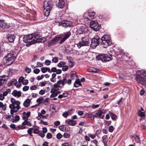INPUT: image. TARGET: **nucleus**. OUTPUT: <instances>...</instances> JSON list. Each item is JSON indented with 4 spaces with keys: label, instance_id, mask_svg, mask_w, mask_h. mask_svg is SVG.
<instances>
[{
    "label": "nucleus",
    "instance_id": "obj_1",
    "mask_svg": "<svg viewBox=\"0 0 146 146\" xmlns=\"http://www.w3.org/2000/svg\"><path fill=\"white\" fill-rule=\"evenodd\" d=\"M68 74L65 75V76L63 78L62 80H60L57 81L56 83L53 85L54 88H60L62 89L64 88V86L67 84L68 85H70L72 83V80L74 79L76 76V73L74 71H71L70 74V79H67V76Z\"/></svg>",
    "mask_w": 146,
    "mask_h": 146
},
{
    "label": "nucleus",
    "instance_id": "obj_2",
    "mask_svg": "<svg viewBox=\"0 0 146 146\" xmlns=\"http://www.w3.org/2000/svg\"><path fill=\"white\" fill-rule=\"evenodd\" d=\"M135 79L139 85L143 86L146 88V71H138L137 72Z\"/></svg>",
    "mask_w": 146,
    "mask_h": 146
},
{
    "label": "nucleus",
    "instance_id": "obj_3",
    "mask_svg": "<svg viewBox=\"0 0 146 146\" xmlns=\"http://www.w3.org/2000/svg\"><path fill=\"white\" fill-rule=\"evenodd\" d=\"M53 2L52 1H44L43 3V13L44 15L47 17L49 15L50 11L53 6Z\"/></svg>",
    "mask_w": 146,
    "mask_h": 146
},
{
    "label": "nucleus",
    "instance_id": "obj_4",
    "mask_svg": "<svg viewBox=\"0 0 146 146\" xmlns=\"http://www.w3.org/2000/svg\"><path fill=\"white\" fill-rule=\"evenodd\" d=\"M16 56L14 54L10 53H8L3 59L4 64L7 66H9L13 63L15 60L16 59Z\"/></svg>",
    "mask_w": 146,
    "mask_h": 146
},
{
    "label": "nucleus",
    "instance_id": "obj_5",
    "mask_svg": "<svg viewBox=\"0 0 146 146\" xmlns=\"http://www.w3.org/2000/svg\"><path fill=\"white\" fill-rule=\"evenodd\" d=\"M99 40L101 41V46L104 48H107L112 43L110 37L107 35H104Z\"/></svg>",
    "mask_w": 146,
    "mask_h": 146
},
{
    "label": "nucleus",
    "instance_id": "obj_6",
    "mask_svg": "<svg viewBox=\"0 0 146 146\" xmlns=\"http://www.w3.org/2000/svg\"><path fill=\"white\" fill-rule=\"evenodd\" d=\"M112 55L110 54H99L96 56V58L97 60H101L102 62H106L111 60L112 59Z\"/></svg>",
    "mask_w": 146,
    "mask_h": 146
},
{
    "label": "nucleus",
    "instance_id": "obj_7",
    "mask_svg": "<svg viewBox=\"0 0 146 146\" xmlns=\"http://www.w3.org/2000/svg\"><path fill=\"white\" fill-rule=\"evenodd\" d=\"M100 38L98 36L96 35L93 38L91 44V46L93 48H95L100 44H101V41L99 40Z\"/></svg>",
    "mask_w": 146,
    "mask_h": 146
},
{
    "label": "nucleus",
    "instance_id": "obj_8",
    "mask_svg": "<svg viewBox=\"0 0 146 146\" xmlns=\"http://www.w3.org/2000/svg\"><path fill=\"white\" fill-rule=\"evenodd\" d=\"M71 35V33L70 31L66 33H64L63 34L60 35L59 37L61 39L59 42V43L60 44H62Z\"/></svg>",
    "mask_w": 146,
    "mask_h": 146
},
{
    "label": "nucleus",
    "instance_id": "obj_9",
    "mask_svg": "<svg viewBox=\"0 0 146 146\" xmlns=\"http://www.w3.org/2000/svg\"><path fill=\"white\" fill-rule=\"evenodd\" d=\"M8 78V76L5 75L0 76V91L4 87Z\"/></svg>",
    "mask_w": 146,
    "mask_h": 146
},
{
    "label": "nucleus",
    "instance_id": "obj_10",
    "mask_svg": "<svg viewBox=\"0 0 146 146\" xmlns=\"http://www.w3.org/2000/svg\"><path fill=\"white\" fill-rule=\"evenodd\" d=\"M96 13L94 11L92 12L90 10H89L87 13H85L84 15L85 19H86L89 21H91L94 18Z\"/></svg>",
    "mask_w": 146,
    "mask_h": 146
},
{
    "label": "nucleus",
    "instance_id": "obj_11",
    "mask_svg": "<svg viewBox=\"0 0 146 146\" xmlns=\"http://www.w3.org/2000/svg\"><path fill=\"white\" fill-rule=\"evenodd\" d=\"M88 38L87 37H85L82 38L81 42H80L78 44V46L80 47L88 45L90 43Z\"/></svg>",
    "mask_w": 146,
    "mask_h": 146
},
{
    "label": "nucleus",
    "instance_id": "obj_12",
    "mask_svg": "<svg viewBox=\"0 0 146 146\" xmlns=\"http://www.w3.org/2000/svg\"><path fill=\"white\" fill-rule=\"evenodd\" d=\"M90 25L91 28L96 31H98L100 28V26L98 25L97 21L95 22L94 21H91L90 23Z\"/></svg>",
    "mask_w": 146,
    "mask_h": 146
},
{
    "label": "nucleus",
    "instance_id": "obj_13",
    "mask_svg": "<svg viewBox=\"0 0 146 146\" xmlns=\"http://www.w3.org/2000/svg\"><path fill=\"white\" fill-rule=\"evenodd\" d=\"M59 24L62 27L67 28L71 27L72 25V23L71 22L67 20H63L59 23Z\"/></svg>",
    "mask_w": 146,
    "mask_h": 146
},
{
    "label": "nucleus",
    "instance_id": "obj_14",
    "mask_svg": "<svg viewBox=\"0 0 146 146\" xmlns=\"http://www.w3.org/2000/svg\"><path fill=\"white\" fill-rule=\"evenodd\" d=\"M23 40L25 43H28L27 44L31 43V42H33L32 35H29L25 36L23 37Z\"/></svg>",
    "mask_w": 146,
    "mask_h": 146
},
{
    "label": "nucleus",
    "instance_id": "obj_15",
    "mask_svg": "<svg viewBox=\"0 0 146 146\" xmlns=\"http://www.w3.org/2000/svg\"><path fill=\"white\" fill-rule=\"evenodd\" d=\"M11 102L12 103V104H10L9 106V108H15L16 107L15 106V105H17L16 106L19 107V108H21L20 106V102L19 101H16L14 98H11Z\"/></svg>",
    "mask_w": 146,
    "mask_h": 146
},
{
    "label": "nucleus",
    "instance_id": "obj_16",
    "mask_svg": "<svg viewBox=\"0 0 146 146\" xmlns=\"http://www.w3.org/2000/svg\"><path fill=\"white\" fill-rule=\"evenodd\" d=\"M46 40V39L45 38H38L36 39L33 40V42H32L30 44H26V46L27 47H29L31 46V45L34 44L36 43H44L45 42Z\"/></svg>",
    "mask_w": 146,
    "mask_h": 146
},
{
    "label": "nucleus",
    "instance_id": "obj_17",
    "mask_svg": "<svg viewBox=\"0 0 146 146\" xmlns=\"http://www.w3.org/2000/svg\"><path fill=\"white\" fill-rule=\"evenodd\" d=\"M77 33L80 34L85 33L86 32V28L84 26L82 25L78 27H77Z\"/></svg>",
    "mask_w": 146,
    "mask_h": 146
},
{
    "label": "nucleus",
    "instance_id": "obj_18",
    "mask_svg": "<svg viewBox=\"0 0 146 146\" xmlns=\"http://www.w3.org/2000/svg\"><path fill=\"white\" fill-rule=\"evenodd\" d=\"M10 27V25H9L7 23H5L4 20H0V29L2 28L7 29L9 28Z\"/></svg>",
    "mask_w": 146,
    "mask_h": 146
},
{
    "label": "nucleus",
    "instance_id": "obj_19",
    "mask_svg": "<svg viewBox=\"0 0 146 146\" xmlns=\"http://www.w3.org/2000/svg\"><path fill=\"white\" fill-rule=\"evenodd\" d=\"M16 36L14 34H8L7 36V38L9 42L12 43L14 42Z\"/></svg>",
    "mask_w": 146,
    "mask_h": 146
},
{
    "label": "nucleus",
    "instance_id": "obj_20",
    "mask_svg": "<svg viewBox=\"0 0 146 146\" xmlns=\"http://www.w3.org/2000/svg\"><path fill=\"white\" fill-rule=\"evenodd\" d=\"M65 4L64 1H58V2H56V7L60 8H63Z\"/></svg>",
    "mask_w": 146,
    "mask_h": 146
},
{
    "label": "nucleus",
    "instance_id": "obj_21",
    "mask_svg": "<svg viewBox=\"0 0 146 146\" xmlns=\"http://www.w3.org/2000/svg\"><path fill=\"white\" fill-rule=\"evenodd\" d=\"M104 115L101 110H99L95 115V117L96 118L100 117L103 119Z\"/></svg>",
    "mask_w": 146,
    "mask_h": 146
},
{
    "label": "nucleus",
    "instance_id": "obj_22",
    "mask_svg": "<svg viewBox=\"0 0 146 146\" xmlns=\"http://www.w3.org/2000/svg\"><path fill=\"white\" fill-rule=\"evenodd\" d=\"M122 52V51L121 49L116 48L112 51V54L115 55V56H116L121 54Z\"/></svg>",
    "mask_w": 146,
    "mask_h": 146
},
{
    "label": "nucleus",
    "instance_id": "obj_23",
    "mask_svg": "<svg viewBox=\"0 0 146 146\" xmlns=\"http://www.w3.org/2000/svg\"><path fill=\"white\" fill-rule=\"evenodd\" d=\"M60 39L59 36L58 37H56L51 41L49 42V44L51 45H53V44L56 43Z\"/></svg>",
    "mask_w": 146,
    "mask_h": 146
},
{
    "label": "nucleus",
    "instance_id": "obj_24",
    "mask_svg": "<svg viewBox=\"0 0 146 146\" xmlns=\"http://www.w3.org/2000/svg\"><path fill=\"white\" fill-rule=\"evenodd\" d=\"M65 122L66 123H67L69 125L72 126H75L77 124L76 121H74L69 119L66 120L65 121Z\"/></svg>",
    "mask_w": 146,
    "mask_h": 146
},
{
    "label": "nucleus",
    "instance_id": "obj_25",
    "mask_svg": "<svg viewBox=\"0 0 146 146\" xmlns=\"http://www.w3.org/2000/svg\"><path fill=\"white\" fill-rule=\"evenodd\" d=\"M21 108H19V107L16 106L15 108H12L11 109L10 111L11 114L12 115H13L14 112H17L19 109Z\"/></svg>",
    "mask_w": 146,
    "mask_h": 146
},
{
    "label": "nucleus",
    "instance_id": "obj_26",
    "mask_svg": "<svg viewBox=\"0 0 146 146\" xmlns=\"http://www.w3.org/2000/svg\"><path fill=\"white\" fill-rule=\"evenodd\" d=\"M32 35L33 40L39 38L41 36L39 32H36L31 34Z\"/></svg>",
    "mask_w": 146,
    "mask_h": 146
},
{
    "label": "nucleus",
    "instance_id": "obj_27",
    "mask_svg": "<svg viewBox=\"0 0 146 146\" xmlns=\"http://www.w3.org/2000/svg\"><path fill=\"white\" fill-rule=\"evenodd\" d=\"M80 86H82V85L80 83V80L77 79L74 83V86L76 88H78Z\"/></svg>",
    "mask_w": 146,
    "mask_h": 146
},
{
    "label": "nucleus",
    "instance_id": "obj_28",
    "mask_svg": "<svg viewBox=\"0 0 146 146\" xmlns=\"http://www.w3.org/2000/svg\"><path fill=\"white\" fill-rule=\"evenodd\" d=\"M12 94L14 96H17L18 97H19L21 96V92L20 91H17V90H15L13 91Z\"/></svg>",
    "mask_w": 146,
    "mask_h": 146
},
{
    "label": "nucleus",
    "instance_id": "obj_29",
    "mask_svg": "<svg viewBox=\"0 0 146 146\" xmlns=\"http://www.w3.org/2000/svg\"><path fill=\"white\" fill-rule=\"evenodd\" d=\"M30 102L31 100L29 99L28 98L25 101L23 105L25 107L27 108L30 106Z\"/></svg>",
    "mask_w": 146,
    "mask_h": 146
},
{
    "label": "nucleus",
    "instance_id": "obj_30",
    "mask_svg": "<svg viewBox=\"0 0 146 146\" xmlns=\"http://www.w3.org/2000/svg\"><path fill=\"white\" fill-rule=\"evenodd\" d=\"M102 142L104 144H107L108 143L107 136V135H105L102 137Z\"/></svg>",
    "mask_w": 146,
    "mask_h": 146
},
{
    "label": "nucleus",
    "instance_id": "obj_31",
    "mask_svg": "<svg viewBox=\"0 0 146 146\" xmlns=\"http://www.w3.org/2000/svg\"><path fill=\"white\" fill-rule=\"evenodd\" d=\"M86 115H88V117L90 118V119L92 121H94V119L95 115H94L92 114V113H86Z\"/></svg>",
    "mask_w": 146,
    "mask_h": 146
},
{
    "label": "nucleus",
    "instance_id": "obj_32",
    "mask_svg": "<svg viewBox=\"0 0 146 146\" xmlns=\"http://www.w3.org/2000/svg\"><path fill=\"white\" fill-rule=\"evenodd\" d=\"M109 114L110 115L111 119L113 120H114L117 117V116L115 114L110 111L109 112Z\"/></svg>",
    "mask_w": 146,
    "mask_h": 146
},
{
    "label": "nucleus",
    "instance_id": "obj_33",
    "mask_svg": "<svg viewBox=\"0 0 146 146\" xmlns=\"http://www.w3.org/2000/svg\"><path fill=\"white\" fill-rule=\"evenodd\" d=\"M138 115L141 117H143L145 116L144 112L141 111V110H139L138 113Z\"/></svg>",
    "mask_w": 146,
    "mask_h": 146
},
{
    "label": "nucleus",
    "instance_id": "obj_34",
    "mask_svg": "<svg viewBox=\"0 0 146 146\" xmlns=\"http://www.w3.org/2000/svg\"><path fill=\"white\" fill-rule=\"evenodd\" d=\"M11 117H14V116L13 115H7V114H5L4 115V118L5 119L9 121Z\"/></svg>",
    "mask_w": 146,
    "mask_h": 146
},
{
    "label": "nucleus",
    "instance_id": "obj_35",
    "mask_svg": "<svg viewBox=\"0 0 146 146\" xmlns=\"http://www.w3.org/2000/svg\"><path fill=\"white\" fill-rule=\"evenodd\" d=\"M11 90L10 88H8L6 90V91H4L3 94L4 96H6L8 94L11 92Z\"/></svg>",
    "mask_w": 146,
    "mask_h": 146
},
{
    "label": "nucleus",
    "instance_id": "obj_36",
    "mask_svg": "<svg viewBox=\"0 0 146 146\" xmlns=\"http://www.w3.org/2000/svg\"><path fill=\"white\" fill-rule=\"evenodd\" d=\"M59 129L61 131L64 132L66 131V127L64 125H62L59 127Z\"/></svg>",
    "mask_w": 146,
    "mask_h": 146
},
{
    "label": "nucleus",
    "instance_id": "obj_37",
    "mask_svg": "<svg viewBox=\"0 0 146 146\" xmlns=\"http://www.w3.org/2000/svg\"><path fill=\"white\" fill-rule=\"evenodd\" d=\"M65 64V62H64L61 61L59 62L57 64V66L59 67H62Z\"/></svg>",
    "mask_w": 146,
    "mask_h": 146
},
{
    "label": "nucleus",
    "instance_id": "obj_38",
    "mask_svg": "<svg viewBox=\"0 0 146 146\" xmlns=\"http://www.w3.org/2000/svg\"><path fill=\"white\" fill-rule=\"evenodd\" d=\"M33 129L34 128H29L27 130V133L28 134L31 136H33V135L32 134V133Z\"/></svg>",
    "mask_w": 146,
    "mask_h": 146
},
{
    "label": "nucleus",
    "instance_id": "obj_39",
    "mask_svg": "<svg viewBox=\"0 0 146 146\" xmlns=\"http://www.w3.org/2000/svg\"><path fill=\"white\" fill-rule=\"evenodd\" d=\"M23 113L24 116H26V117L27 118H28L30 116L31 112L30 111H28L27 113H26L25 112H24Z\"/></svg>",
    "mask_w": 146,
    "mask_h": 146
},
{
    "label": "nucleus",
    "instance_id": "obj_40",
    "mask_svg": "<svg viewBox=\"0 0 146 146\" xmlns=\"http://www.w3.org/2000/svg\"><path fill=\"white\" fill-rule=\"evenodd\" d=\"M43 98L42 97H40L38 98L36 100V102L39 103L37 104L39 105L41 103V101L43 100Z\"/></svg>",
    "mask_w": 146,
    "mask_h": 146
},
{
    "label": "nucleus",
    "instance_id": "obj_41",
    "mask_svg": "<svg viewBox=\"0 0 146 146\" xmlns=\"http://www.w3.org/2000/svg\"><path fill=\"white\" fill-rule=\"evenodd\" d=\"M67 59H68V63H71V62H75L74 61H73V60L72 59V57L70 56H67Z\"/></svg>",
    "mask_w": 146,
    "mask_h": 146
},
{
    "label": "nucleus",
    "instance_id": "obj_42",
    "mask_svg": "<svg viewBox=\"0 0 146 146\" xmlns=\"http://www.w3.org/2000/svg\"><path fill=\"white\" fill-rule=\"evenodd\" d=\"M58 57H53V59L52 60V61L53 62L55 63L57 62H58Z\"/></svg>",
    "mask_w": 146,
    "mask_h": 146
},
{
    "label": "nucleus",
    "instance_id": "obj_43",
    "mask_svg": "<svg viewBox=\"0 0 146 146\" xmlns=\"http://www.w3.org/2000/svg\"><path fill=\"white\" fill-rule=\"evenodd\" d=\"M68 69V66L67 65H64L62 67V70L63 71H67Z\"/></svg>",
    "mask_w": 146,
    "mask_h": 146
},
{
    "label": "nucleus",
    "instance_id": "obj_44",
    "mask_svg": "<svg viewBox=\"0 0 146 146\" xmlns=\"http://www.w3.org/2000/svg\"><path fill=\"white\" fill-rule=\"evenodd\" d=\"M70 134L67 133H65L63 134L64 137L66 138H68L70 137Z\"/></svg>",
    "mask_w": 146,
    "mask_h": 146
},
{
    "label": "nucleus",
    "instance_id": "obj_45",
    "mask_svg": "<svg viewBox=\"0 0 146 146\" xmlns=\"http://www.w3.org/2000/svg\"><path fill=\"white\" fill-rule=\"evenodd\" d=\"M135 141L138 143H139L140 142V140L139 137L137 135H136L135 137Z\"/></svg>",
    "mask_w": 146,
    "mask_h": 146
},
{
    "label": "nucleus",
    "instance_id": "obj_46",
    "mask_svg": "<svg viewBox=\"0 0 146 146\" xmlns=\"http://www.w3.org/2000/svg\"><path fill=\"white\" fill-rule=\"evenodd\" d=\"M75 62H73L71 63H68V66L70 68H72L75 65Z\"/></svg>",
    "mask_w": 146,
    "mask_h": 146
},
{
    "label": "nucleus",
    "instance_id": "obj_47",
    "mask_svg": "<svg viewBox=\"0 0 146 146\" xmlns=\"http://www.w3.org/2000/svg\"><path fill=\"white\" fill-rule=\"evenodd\" d=\"M25 70L26 72L28 73H29L31 72V69L27 67H26Z\"/></svg>",
    "mask_w": 146,
    "mask_h": 146
},
{
    "label": "nucleus",
    "instance_id": "obj_48",
    "mask_svg": "<svg viewBox=\"0 0 146 146\" xmlns=\"http://www.w3.org/2000/svg\"><path fill=\"white\" fill-rule=\"evenodd\" d=\"M51 63V61L48 60H46L45 61V64L47 66L50 65Z\"/></svg>",
    "mask_w": 146,
    "mask_h": 146
},
{
    "label": "nucleus",
    "instance_id": "obj_49",
    "mask_svg": "<svg viewBox=\"0 0 146 146\" xmlns=\"http://www.w3.org/2000/svg\"><path fill=\"white\" fill-rule=\"evenodd\" d=\"M44 75H42L41 76H37V77L36 79L38 80H40L43 79V78H44Z\"/></svg>",
    "mask_w": 146,
    "mask_h": 146
},
{
    "label": "nucleus",
    "instance_id": "obj_50",
    "mask_svg": "<svg viewBox=\"0 0 146 146\" xmlns=\"http://www.w3.org/2000/svg\"><path fill=\"white\" fill-rule=\"evenodd\" d=\"M40 72V70L38 68L35 69L33 70V72L36 74H38Z\"/></svg>",
    "mask_w": 146,
    "mask_h": 146
},
{
    "label": "nucleus",
    "instance_id": "obj_51",
    "mask_svg": "<svg viewBox=\"0 0 146 146\" xmlns=\"http://www.w3.org/2000/svg\"><path fill=\"white\" fill-rule=\"evenodd\" d=\"M11 82L13 85L14 84L15 85H16L17 83V80L15 79H13L11 81Z\"/></svg>",
    "mask_w": 146,
    "mask_h": 146
},
{
    "label": "nucleus",
    "instance_id": "obj_52",
    "mask_svg": "<svg viewBox=\"0 0 146 146\" xmlns=\"http://www.w3.org/2000/svg\"><path fill=\"white\" fill-rule=\"evenodd\" d=\"M56 136L58 139H60L62 137V135L60 133H58L57 134Z\"/></svg>",
    "mask_w": 146,
    "mask_h": 146
},
{
    "label": "nucleus",
    "instance_id": "obj_53",
    "mask_svg": "<svg viewBox=\"0 0 146 146\" xmlns=\"http://www.w3.org/2000/svg\"><path fill=\"white\" fill-rule=\"evenodd\" d=\"M88 136H89L92 139H94L96 136L95 134H88Z\"/></svg>",
    "mask_w": 146,
    "mask_h": 146
},
{
    "label": "nucleus",
    "instance_id": "obj_54",
    "mask_svg": "<svg viewBox=\"0 0 146 146\" xmlns=\"http://www.w3.org/2000/svg\"><path fill=\"white\" fill-rule=\"evenodd\" d=\"M37 87L36 85H33L30 87V89L31 90H36L37 89Z\"/></svg>",
    "mask_w": 146,
    "mask_h": 146
},
{
    "label": "nucleus",
    "instance_id": "obj_55",
    "mask_svg": "<svg viewBox=\"0 0 146 146\" xmlns=\"http://www.w3.org/2000/svg\"><path fill=\"white\" fill-rule=\"evenodd\" d=\"M29 86H25L23 88V90L24 91H26L29 90Z\"/></svg>",
    "mask_w": 146,
    "mask_h": 146
},
{
    "label": "nucleus",
    "instance_id": "obj_56",
    "mask_svg": "<svg viewBox=\"0 0 146 146\" xmlns=\"http://www.w3.org/2000/svg\"><path fill=\"white\" fill-rule=\"evenodd\" d=\"M20 117L18 115H16V116L15 117V120L16 122L19 121L20 120Z\"/></svg>",
    "mask_w": 146,
    "mask_h": 146
},
{
    "label": "nucleus",
    "instance_id": "obj_57",
    "mask_svg": "<svg viewBox=\"0 0 146 146\" xmlns=\"http://www.w3.org/2000/svg\"><path fill=\"white\" fill-rule=\"evenodd\" d=\"M33 133L35 134H38L40 132V131L38 129H33Z\"/></svg>",
    "mask_w": 146,
    "mask_h": 146
},
{
    "label": "nucleus",
    "instance_id": "obj_58",
    "mask_svg": "<svg viewBox=\"0 0 146 146\" xmlns=\"http://www.w3.org/2000/svg\"><path fill=\"white\" fill-rule=\"evenodd\" d=\"M108 130L111 133L114 130L113 127L112 126H110L108 128Z\"/></svg>",
    "mask_w": 146,
    "mask_h": 146
},
{
    "label": "nucleus",
    "instance_id": "obj_59",
    "mask_svg": "<svg viewBox=\"0 0 146 146\" xmlns=\"http://www.w3.org/2000/svg\"><path fill=\"white\" fill-rule=\"evenodd\" d=\"M41 71L42 72L44 73L46 72V67H42L41 68Z\"/></svg>",
    "mask_w": 146,
    "mask_h": 146
},
{
    "label": "nucleus",
    "instance_id": "obj_60",
    "mask_svg": "<svg viewBox=\"0 0 146 146\" xmlns=\"http://www.w3.org/2000/svg\"><path fill=\"white\" fill-rule=\"evenodd\" d=\"M40 123L45 125L48 124V123L47 122L44 121L42 120L40 121Z\"/></svg>",
    "mask_w": 146,
    "mask_h": 146
},
{
    "label": "nucleus",
    "instance_id": "obj_61",
    "mask_svg": "<svg viewBox=\"0 0 146 146\" xmlns=\"http://www.w3.org/2000/svg\"><path fill=\"white\" fill-rule=\"evenodd\" d=\"M52 135L51 133H48L46 135V137L48 139H50L52 137Z\"/></svg>",
    "mask_w": 146,
    "mask_h": 146
},
{
    "label": "nucleus",
    "instance_id": "obj_62",
    "mask_svg": "<svg viewBox=\"0 0 146 146\" xmlns=\"http://www.w3.org/2000/svg\"><path fill=\"white\" fill-rule=\"evenodd\" d=\"M46 84L47 83L46 82H41L39 83V85L41 87H43L45 86Z\"/></svg>",
    "mask_w": 146,
    "mask_h": 146
},
{
    "label": "nucleus",
    "instance_id": "obj_63",
    "mask_svg": "<svg viewBox=\"0 0 146 146\" xmlns=\"http://www.w3.org/2000/svg\"><path fill=\"white\" fill-rule=\"evenodd\" d=\"M61 146H71L68 143L65 142L62 144Z\"/></svg>",
    "mask_w": 146,
    "mask_h": 146
},
{
    "label": "nucleus",
    "instance_id": "obj_64",
    "mask_svg": "<svg viewBox=\"0 0 146 146\" xmlns=\"http://www.w3.org/2000/svg\"><path fill=\"white\" fill-rule=\"evenodd\" d=\"M102 130H97L95 133V134L96 136H98V135L99 134H100L101 133Z\"/></svg>",
    "mask_w": 146,
    "mask_h": 146
}]
</instances>
